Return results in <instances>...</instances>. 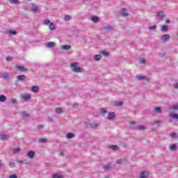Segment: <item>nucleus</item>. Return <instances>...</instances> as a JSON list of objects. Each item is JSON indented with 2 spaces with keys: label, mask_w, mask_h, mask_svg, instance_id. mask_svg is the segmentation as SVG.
Segmentation results:
<instances>
[{
  "label": "nucleus",
  "mask_w": 178,
  "mask_h": 178,
  "mask_svg": "<svg viewBox=\"0 0 178 178\" xmlns=\"http://www.w3.org/2000/svg\"><path fill=\"white\" fill-rule=\"evenodd\" d=\"M0 138L1 140H8V138H9V136H8V135L6 134H2L0 136Z\"/></svg>",
  "instance_id": "nucleus-35"
},
{
  "label": "nucleus",
  "mask_w": 178,
  "mask_h": 178,
  "mask_svg": "<svg viewBox=\"0 0 178 178\" xmlns=\"http://www.w3.org/2000/svg\"><path fill=\"white\" fill-rule=\"evenodd\" d=\"M17 162L18 163H20V165H23V163H24V161H22V160H21V161L17 160Z\"/></svg>",
  "instance_id": "nucleus-54"
},
{
  "label": "nucleus",
  "mask_w": 178,
  "mask_h": 178,
  "mask_svg": "<svg viewBox=\"0 0 178 178\" xmlns=\"http://www.w3.org/2000/svg\"><path fill=\"white\" fill-rule=\"evenodd\" d=\"M73 137H74V134L72 132H70L66 135V138H67L68 140H70V138H73Z\"/></svg>",
  "instance_id": "nucleus-22"
},
{
  "label": "nucleus",
  "mask_w": 178,
  "mask_h": 178,
  "mask_svg": "<svg viewBox=\"0 0 178 178\" xmlns=\"http://www.w3.org/2000/svg\"><path fill=\"white\" fill-rule=\"evenodd\" d=\"M72 48V46L70 45H64L62 47V49H63L64 51H69V49H70Z\"/></svg>",
  "instance_id": "nucleus-31"
},
{
  "label": "nucleus",
  "mask_w": 178,
  "mask_h": 178,
  "mask_svg": "<svg viewBox=\"0 0 178 178\" xmlns=\"http://www.w3.org/2000/svg\"><path fill=\"white\" fill-rule=\"evenodd\" d=\"M161 40L162 41H163V42H166V41H169V40H170V35L169 34L163 35Z\"/></svg>",
  "instance_id": "nucleus-10"
},
{
  "label": "nucleus",
  "mask_w": 178,
  "mask_h": 178,
  "mask_svg": "<svg viewBox=\"0 0 178 178\" xmlns=\"http://www.w3.org/2000/svg\"><path fill=\"white\" fill-rule=\"evenodd\" d=\"M149 176V172L147 170H144L140 172L138 178H148Z\"/></svg>",
  "instance_id": "nucleus-3"
},
{
  "label": "nucleus",
  "mask_w": 178,
  "mask_h": 178,
  "mask_svg": "<svg viewBox=\"0 0 178 178\" xmlns=\"http://www.w3.org/2000/svg\"><path fill=\"white\" fill-rule=\"evenodd\" d=\"M22 117L24 118V119H27V118H30V114H29L26 112H23L22 113Z\"/></svg>",
  "instance_id": "nucleus-32"
},
{
  "label": "nucleus",
  "mask_w": 178,
  "mask_h": 178,
  "mask_svg": "<svg viewBox=\"0 0 178 178\" xmlns=\"http://www.w3.org/2000/svg\"><path fill=\"white\" fill-rule=\"evenodd\" d=\"M49 23H51V21H50L49 19H46V20L44 22V24H46V25L49 24Z\"/></svg>",
  "instance_id": "nucleus-49"
},
{
  "label": "nucleus",
  "mask_w": 178,
  "mask_h": 178,
  "mask_svg": "<svg viewBox=\"0 0 178 178\" xmlns=\"http://www.w3.org/2000/svg\"><path fill=\"white\" fill-rule=\"evenodd\" d=\"M63 112V108H56V113L58 115L62 113Z\"/></svg>",
  "instance_id": "nucleus-30"
},
{
  "label": "nucleus",
  "mask_w": 178,
  "mask_h": 178,
  "mask_svg": "<svg viewBox=\"0 0 178 178\" xmlns=\"http://www.w3.org/2000/svg\"><path fill=\"white\" fill-rule=\"evenodd\" d=\"M113 106H123V102H113L112 103Z\"/></svg>",
  "instance_id": "nucleus-16"
},
{
  "label": "nucleus",
  "mask_w": 178,
  "mask_h": 178,
  "mask_svg": "<svg viewBox=\"0 0 178 178\" xmlns=\"http://www.w3.org/2000/svg\"><path fill=\"white\" fill-rule=\"evenodd\" d=\"M60 156H65V152L63 151L60 152Z\"/></svg>",
  "instance_id": "nucleus-58"
},
{
  "label": "nucleus",
  "mask_w": 178,
  "mask_h": 178,
  "mask_svg": "<svg viewBox=\"0 0 178 178\" xmlns=\"http://www.w3.org/2000/svg\"><path fill=\"white\" fill-rule=\"evenodd\" d=\"M79 64L77 62L71 63L70 67L72 72H74V73H83V72H84V68L79 67Z\"/></svg>",
  "instance_id": "nucleus-1"
},
{
  "label": "nucleus",
  "mask_w": 178,
  "mask_h": 178,
  "mask_svg": "<svg viewBox=\"0 0 178 178\" xmlns=\"http://www.w3.org/2000/svg\"><path fill=\"white\" fill-rule=\"evenodd\" d=\"M123 17H127L129 16V13H122L120 14Z\"/></svg>",
  "instance_id": "nucleus-45"
},
{
  "label": "nucleus",
  "mask_w": 178,
  "mask_h": 178,
  "mask_svg": "<svg viewBox=\"0 0 178 178\" xmlns=\"http://www.w3.org/2000/svg\"><path fill=\"white\" fill-rule=\"evenodd\" d=\"M136 79L138 81H149V78H148L147 76H143V75H136Z\"/></svg>",
  "instance_id": "nucleus-2"
},
{
  "label": "nucleus",
  "mask_w": 178,
  "mask_h": 178,
  "mask_svg": "<svg viewBox=\"0 0 178 178\" xmlns=\"http://www.w3.org/2000/svg\"><path fill=\"white\" fill-rule=\"evenodd\" d=\"M170 117H171L172 119L178 120V114L177 113H171V114H170Z\"/></svg>",
  "instance_id": "nucleus-25"
},
{
  "label": "nucleus",
  "mask_w": 178,
  "mask_h": 178,
  "mask_svg": "<svg viewBox=\"0 0 178 178\" xmlns=\"http://www.w3.org/2000/svg\"><path fill=\"white\" fill-rule=\"evenodd\" d=\"M47 48H49L51 49V48H55L56 44L54 42H49L48 43H46Z\"/></svg>",
  "instance_id": "nucleus-12"
},
{
  "label": "nucleus",
  "mask_w": 178,
  "mask_h": 178,
  "mask_svg": "<svg viewBox=\"0 0 178 178\" xmlns=\"http://www.w3.org/2000/svg\"><path fill=\"white\" fill-rule=\"evenodd\" d=\"M77 106H79V104H73L74 108H77Z\"/></svg>",
  "instance_id": "nucleus-62"
},
{
  "label": "nucleus",
  "mask_w": 178,
  "mask_h": 178,
  "mask_svg": "<svg viewBox=\"0 0 178 178\" xmlns=\"http://www.w3.org/2000/svg\"><path fill=\"white\" fill-rule=\"evenodd\" d=\"M13 154H16L17 152H20V148L16 147L13 149Z\"/></svg>",
  "instance_id": "nucleus-39"
},
{
  "label": "nucleus",
  "mask_w": 178,
  "mask_h": 178,
  "mask_svg": "<svg viewBox=\"0 0 178 178\" xmlns=\"http://www.w3.org/2000/svg\"><path fill=\"white\" fill-rule=\"evenodd\" d=\"M163 123V121L162 120H156L152 122V126H155V124H162Z\"/></svg>",
  "instance_id": "nucleus-23"
},
{
  "label": "nucleus",
  "mask_w": 178,
  "mask_h": 178,
  "mask_svg": "<svg viewBox=\"0 0 178 178\" xmlns=\"http://www.w3.org/2000/svg\"><path fill=\"white\" fill-rule=\"evenodd\" d=\"M115 116H116V115L115 114V113H113V112L108 113L107 119H108V120H113L115 119Z\"/></svg>",
  "instance_id": "nucleus-11"
},
{
  "label": "nucleus",
  "mask_w": 178,
  "mask_h": 178,
  "mask_svg": "<svg viewBox=\"0 0 178 178\" xmlns=\"http://www.w3.org/2000/svg\"><path fill=\"white\" fill-rule=\"evenodd\" d=\"M102 55H104V56H108L109 54H108V52H106L105 51H102Z\"/></svg>",
  "instance_id": "nucleus-48"
},
{
  "label": "nucleus",
  "mask_w": 178,
  "mask_h": 178,
  "mask_svg": "<svg viewBox=\"0 0 178 178\" xmlns=\"http://www.w3.org/2000/svg\"><path fill=\"white\" fill-rule=\"evenodd\" d=\"M169 30V26L168 25H163V26L161 29V31L163 33H165V31H168Z\"/></svg>",
  "instance_id": "nucleus-19"
},
{
  "label": "nucleus",
  "mask_w": 178,
  "mask_h": 178,
  "mask_svg": "<svg viewBox=\"0 0 178 178\" xmlns=\"http://www.w3.org/2000/svg\"><path fill=\"white\" fill-rule=\"evenodd\" d=\"M156 17L158 19H164V17H165V12H163V11L158 12L157 14H156Z\"/></svg>",
  "instance_id": "nucleus-9"
},
{
  "label": "nucleus",
  "mask_w": 178,
  "mask_h": 178,
  "mask_svg": "<svg viewBox=\"0 0 178 178\" xmlns=\"http://www.w3.org/2000/svg\"><path fill=\"white\" fill-rule=\"evenodd\" d=\"M2 161H0V168H2Z\"/></svg>",
  "instance_id": "nucleus-63"
},
{
  "label": "nucleus",
  "mask_w": 178,
  "mask_h": 178,
  "mask_svg": "<svg viewBox=\"0 0 178 178\" xmlns=\"http://www.w3.org/2000/svg\"><path fill=\"white\" fill-rule=\"evenodd\" d=\"M27 156L29 158H30V159H33V158H34V156H35V152H33V151H29L27 153Z\"/></svg>",
  "instance_id": "nucleus-15"
},
{
  "label": "nucleus",
  "mask_w": 178,
  "mask_h": 178,
  "mask_svg": "<svg viewBox=\"0 0 178 178\" xmlns=\"http://www.w3.org/2000/svg\"><path fill=\"white\" fill-rule=\"evenodd\" d=\"M91 20L93 23H98L99 22V17L97 16H93L91 17Z\"/></svg>",
  "instance_id": "nucleus-20"
},
{
  "label": "nucleus",
  "mask_w": 178,
  "mask_h": 178,
  "mask_svg": "<svg viewBox=\"0 0 178 178\" xmlns=\"http://www.w3.org/2000/svg\"><path fill=\"white\" fill-rule=\"evenodd\" d=\"M10 178H17V176L15 174L10 175Z\"/></svg>",
  "instance_id": "nucleus-55"
},
{
  "label": "nucleus",
  "mask_w": 178,
  "mask_h": 178,
  "mask_svg": "<svg viewBox=\"0 0 178 178\" xmlns=\"http://www.w3.org/2000/svg\"><path fill=\"white\" fill-rule=\"evenodd\" d=\"M100 113L101 115H105V113H108V111H106V109L104 108H102L100 110Z\"/></svg>",
  "instance_id": "nucleus-40"
},
{
  "label": "nucleus",
  "mask_w": 178,
  "mask_h": 178,
  "mask_svg": "<svg viewBox=\"0 0 178 178\" xmlns=\"http://www.w3.org/2000/svg\"><path fill=\"white\" fill-rule=\"evenodd\" d=\"M130 124H131V126H134V124H136V122L132 121V122H130Z\"/></svg>",
  "instance_id": "nucleus-60"
},
{
  "label": "nucleus",
  "mask_w": 178,
  "mask_h": 178,
  "mask_svg": "<svg viewBox=\"0 0 178 178\" xmlns=\"http://www.w3.org/2000/svg\"><path fill=\"white\" fill-rule=\"evenodd\" d=\"M15 69H17V70L19 71V72H29V70L26 67H24L22 65H17L15 67Z\"/></svg>",
  "instance_id": "nucleus-7"
},
{
  "label": "nucleus",
  "mask_w": 178,
  "mask_h": 178,
  "mask_svg": "<svg viewBox=\"0 0 178 178\" xmlns=\"http://www.w3.org/2000/svg\"><path fill=\"white\" fill-rule=\"evenodd\" d=\"M2 77L4 79V80H6L7 81H11L10 80V74L8 72H3L2 73Z\"/></svg>",
  "instance_id": "nucleus-4"
},
{
  "label": "nucleus",
  "mask_w": 178,
  "mask_h": 178,
  "mask_svg": "<svg viewBox=\"0 0 178 178\" xmlns=\"http://www.w3.org/2000/svg\"><path fill=\"white\" fill-rule=\"evenodd\" d=\"M111 168H112V167L111 166V164H109V163L103 166V168L106 169H106H111Z\"/></svg>",
  "instance_id": "nucleus-42"
},
{
  "label": "nucleus",
  "mask_w": 178,
  "mask_h": 178,
  "mask_svg": "<svg viewBox=\"0 0 178 178\" xmlns=\"http://www.w3.org/2000/svg\"><path fill=\"white\" fill-rule=\"evenodd\" d=\"M169 23H170V19H166L165 24H169Z\"/></svg>",
  "instance_id": "nucleus-61"
},
{
  "label": "nucleus",
  "mask_w": 178,
  "mask_h": 178,
  "mask_svg": "<svg viewBox=\"0 0 178 178\" xmlns=\"http://www.w3.org/2000/svg\"><path fill=\"white\" fill-rule=\"evenodd\" d=\"M121 10H122V12H124V10H126V8H122Z\"/></svg>",
  "instance_id": "nucleus-64"
},
{
  "label": "nucleus",
  "mask_w": 178,
  "mask_h": 178,
  "mask_svg": "<svg viewBox=\"0 0 178 178\" xmlns=\"http://www.w3.org/2000/svg\"><path fill=\"white\" fill-rule=\"evenodd\" d=\"M49 30H55L56 29V25H55L54 23H50L49 25Z\"/></svg>",
  "instance_id": "nucleus-27"
},
{
  "label": "nucleus",
  "mask_w": 178,
  "mask_h": 178,
  "mask_svg": "<svg viewBox=\"0 0 178 178\" xmlns=\"http://www.w3.org/2000/svg\"><path fill=\"white\" fill-rule=\"evenodd\" d=\"M71 19H72V16L70 15H65L64 17V20L65 22H69V20H71Z\"/></svg>",
  "instance_id": "nucleus-38"
},
{
  "label": "nucleus",
  "mask_w": 178,
  "mask_h": 178,
  "mask_svg": "<svg viewBox=\"0 0 178 178\" xmlns=\"http://www.w3.org/2000/svg\"><path fill=\"white\" fill-rule=\"evenodd\" d=\"M145 129L147 128L143 125L136 126V130H145Z\"/></svg>",
  "instance_id": "nucleus-36"
},
{
  "label": "nucleus",
  "mask_w": 178,
  "mask_h": 178,
  "mask_svg": "<svg viewBox=\"0 0 178 178\" xmlns=\"http://www.w3.org/2000/svg\"><path fill=\"white\" fill-rule=\"evenodd\" d=\"M17 79L19 81H22V80H26V79H27V76H26V75L22 74V75H18L17 76Z\"/></svg>",
  "instance_id": "nucleus-17"
},
{
  "label": "nucleus",
  "mask_w": 178,
  "mask_h": 178,
  "mask_svg": "<svg viewBox=\"0 0 178 178\" xmlns=\"http://www.w3.org/2000/svg\"><path fill=\"white\" fill-rule=\"evenodd\" d=\"M156 29V25H152L149 26V30H155Z\"/></svg>",
  "instance_id": "nucleus-46"
},
{
  "label": "nucleus",
  "mask_w": 178,
  "mask_h": 178,
  "mask_svg": "<svg viewBox=\"0 0 178 178\" xmlns=\"http://www.w3.org/2000/svg\"><path fill=\"white\" fill-rule=\"evenodd\" d=\"M140 63H145V60L143 58L140 59Z\"/></svg>",
  "instance_id": "nucleus-59"
},
{
  "label": "nucleus",
  "mask_w": 178,
  "mask_h": 178,
  "mask_svg": "<svg viewBox=\"0 0 178 178\" xmlns=\"http://www.w3.org/2000/svg\"><path fill=\"white\" fill-rule=\"evenodd\" d=\"M6 101V96L3 95H0V102H5Z\"/></svg>",
  "instance_id": "nucleus-34"
},
{
  "label": "nucleus",
  "mask_w": 178,
  "mask_h": 178,
  "mask_svg": "<svg viewBox=\"0 0 178 178\" xmlns=\"http://www.w3.org/2000/svg\"><path fill=\"white\" fill-rule=\"evenodd\" d=\"M10 3H12L13 5H19L20 1L19 0H8Z\"/></svg>",
  "instance_id": "nucleus-24"
},
{
  "label": "nucleus",
  "mask_w": 178,
  "mask_h": 178,
  "mask_svg": "<svg viewBox=\"0 0 178 178\" xmlns=\"http://www.w3.org/2000/svg\"><path fill=\"white\" fill-rule=\"evenodd\" d=\"M104 29L106 31H111L113 30V26H111L110 25H108V26H104Z\"/></svg>",
  "instance_id": "nucleus-29"
},
{
  "label": "nucleus",
  "mask_w": 178,
  "mask_h": 178,
  "mask_svg": "<svg viewBox=\"0 0 178 178\" xmlns=\"http://www.w3.org/2000/svg\"><path fill=\"white\" fill-rule=\"evenodd\" d=\"M169 148L171 151H176L177 149V145L176 143H174L170 145Z\"/></svg>",
  "instance_id": "nucleus-18"
},
{
  "label": "nucleus",
  "mask_w": 178,
  "mask_h": 178,
  "mask_svg": "<svg viewBox=\"0 0 178 178\" xmlns=\"http://www.w3.org/2000/svg\"><path fill=\"white\" fill-rule=\"evenodd\" d=\"M9 166L10 168H15V162H10Z\"/></svg>",
  "instance_id": "nucleus-50"
},
{
  "label": "nucleus",
  "mask_w": 178,
  "mask_h": 178,
  "mask_svg": "<svg viewBox=\"0 0 178 178\" xmlns=\"http://www.w3.org/2000/svg\"><path fill=\"white\" fill-rule=\"evenodd\" d=\"M40 90V88L37 86H33L31 88V91L32 92H37Z\"/></svg>",
  "instance_id": "nucleus-26"
},
{
  "label": "nucleus",
  "mask_w": 178,
  "mask_h": 178,
  "mask_svg": "<svg viewBox=\"0 0 178 178\" xmlns=\"http://www.w3.org/2000/svg\"><path fill=\"white\" fill-rule=\"evenodd\" d=\"M42 129H44V125H39L38 127V130H42Z\"/></svg>",
  "instance_id": "nucleus-53"
},
{
  "label": "nucleus",
  "mask_w": 178,
  "mask_h": 178,
  "mask_svg": "<svg viewBox=\"0 0 178 178\" xmlns=\"http://www.w3.org/2000/svg\"><path fill=\"white\" fill-rule=\"evenodd\" d=\"M11 102L12 104H16L17 102V100H16V99H11Z\"/></svg>",
  "instance_id": "nucleus-57"
},
{
  "label": "nucleus",
  "mask_w": 178,
  "mask_h": 178,
  "mask_svg": "<svg viewBox=\"0 0 178 178\" xmlns=\"http://www.w3.org/2000/svg\"><path fill=\"white\" fill-rule=\"evenodd\" d=\"M31 10V12H33L34 13H35V12H38V6H37V5H35V4H32Z\"/></svg>",
  "instance_id": "nucleus-14"
},
{
  "label": "nucleus",
  "mask_w": 178,
  "mask_h": 178,
  "mask_svg": "<svg viewBox=\"0 0 178 178\" xmlns=\"http://www.w3.org/2000/svg\"><path fill=\"white\" fill-rule=\"evenodd\" d=\"M53 178H63V176L59 175V174H54L53 175Z\"/></svg>",
  "instance_id": "nucleus-41"
},
{
  "label": "nucleus",
  "mask_w": 178,
  "mask_h": 178,
  "mask_svg": "<svg viewBox=\"0 0 178 178\" xmlns=\"http://www.w3.org/2000/svg\"><path fill=\"white\" fill-rule=\"evenodd\" d=\"M24 165H30V163H31V161H27L26 160H24Z\"/></svg>",
  "instance_id": "nucleus-51"
},
{
  "label": "nucleus",
  "mask_w": 178,
  "mask_h": 178,
  "mask_svg": "<svg viewBox=\"0 0 178 178\" xmlns=\"http://www.w3.org/2000/svg\"><path fill=\"white\" fill-rule=\"evenodd\" d=\"M47 141H48V140H47V138H42L39 140V143H42L43 144H44L45 143H47Z\"/></svg>",
  "instance_id": "nucleus-43"
},
{
  "label": "nucleus",
  "mask_w": 178,
  "mask_h": 178,
  "mask_svg": "<svg viewBox=\"0 0 178 178\" xmlns=\"http://www.w3.org/2000/svg\"><path fill=\"white\" fill-rule=\"evenodd\" d=\"M13 58L10 57V56H8L6 57V60L10 61V60H13Z\"/></svg>",
  "instance_id": "nucleus-56"
},
{
  "label": "nucleus",
  "mask_w": 178,
  "mask_h": 178,
  "mask_svg": "<svg viewBox=\"0 0 178 178\" xmlns=\"http://www.w3.org/2000/svg\"><path fill=\"white\" fill-rule=\"evenodd\" d=\"M163 111L162 107L156 106L154 108L153 113L161 114L162 113Z\"/></svg>",
  "instance_id": "nucleus-8"
},
{
  "label": "nucleus",
  "mask_w": 178,
  "mask_h": 178,
  "mask_svg": "<svg viewBox=\"0 0 178 178\" xmlns=\"http://www.w3.org/2000/svg\"><path fill=\"white\" fill-rule=\"evenodd\" d=\"M22 98L24 99V101H27V99H30L31 98V95L25 93L24 95H22Z\"/></svg>",
  "instance_id": "nucleus-13"
},
{
  "label": "nucleus",
  "mask_w": 178,
  "mask_h": 178,
  "mask_svg": "<svg viewBox=\"0 0 178 178\" xmlns=\"http://www.w3.org/2000/svg\"><path fill=\"white\" fill-rule=\"evenodd\" d=\"M47 122H49V123H52V122H54V119L51 117H48Z\"/></svg>",
  "instance_id": "nucleus-47"
},
{
  "label": "nucleus",
  "mask_w": 178,
  "mask_h": 178,
  "mask_svg": "<svg viewBox=\"0 0 178 178\" xmlns=\"http://www.w3.org/2000/svg\"><path fill=\"white\" fill-rule=\"evenodd\" d=\"M94 59L95 60H101V59H102V56L99 55V54H96L94 56Z\"/></svg>",
  "instance_id": "nucleus-28"
},
{
  "label": "nucleus",
  "mask_w": 178,
  "mask_h": 178,
  "mask_svg": "<svg viewBox=\"0 0 178 178\" xmlns=\"http://www.w3.org/2000/svg\"><path fill=\"white\" fill-rule=\"evenodd\" d=\"M173 88L178 90V82H175L173 84Z\"/></svg>",
  "instance_id": "nucleus-44"
},
{
  "label": "nucleus",
  "mask_w": 178,
  "mask_h": 178,
  "mask_svg": "<svg viewBox=\"0 0 178 178\" xmlns=\"http://www.w3.org/2000/svg\"><path fill=\"white\" fill-rule=\"evenodd\" d=\"M108 148H110V149H113V151H116V149H118V148H119V146L115 145H110L108 147Z\"/></svg>",
  "instance_id": "nucleus-33"
},
{
  "label": "nucleus",
  "mask_w": 178,
  "mask_h": 178,
  "mask_svg": "<svg viewBox=\"0 0 178 178\" xmlns=\"http://www.w3.org/2000/svg\"><path fill=\"white\" fill-rule=\"evenodd\" d=\"M88 126L90 127V129H98V127L99 126V124L96 122H91L88 124Z\"/></svg>",
  "instance_id": "nucleus-6"
},
{
  "label": "nucleus",
  "mask_w": 178,
  "mask_h": 178,
  "mask_svg": "<svg viewBox=\"0 0 178 178\" xmlns=\"http://www.w3.org/2000/svg\"><path fill=\"white\" fill-rule=\"evenodd\" d=\"M7 34H9V35H16L17 34V31H12V30H8Z\"/></svg>",
  "instance_id": "nucleus-21"
},
{
  "label": "nucleus",
  "mask_w": 178,
  "mask_h": 178,
  "mask_svg": "<svg viewBox=\"0 0 178 178\" xmlns=\"http://www.w3.org/2000/svg\"><path fill=\"white\" fill-rule=\"evenodd\" d=\"M178 110V104H175L173 106H170L167 111L168 112H172V111H177Z\"/></svg>",
  "instance_id": "nucleus-5"
},
{
  "label": "nucleus",
  "mask_w": 178,
  "mask_h": 178,
  "mask_svg": "<svg viewBox=\"0 0 178 178\" xmlns=\"http://www.w3.org/2000/svg\"><path fill=\"white\" fill-rule=\"evenodd\" d=\"M122 162H123V161L122 159H118L116 161V163H118V165L122 163Z\"/></svg>",
  "instance_id": "nucleus-52"
},
{
  "label": "nucleus",
  "mask_w": 178,
  "mask_h": 178,
  "mask_svg": "<svg viewBox=\"0 0 178 178\" xmlns=\"http://www.w3.org/2000/svg\"><path fill=\"white\" fill-rule=\"evenodd\" d=\"M170 137L172 138H176L177 137V133L172 132L170 134Z\"/></svg>",
  "instance_id": "nucleus-37"
}]
</instances>
